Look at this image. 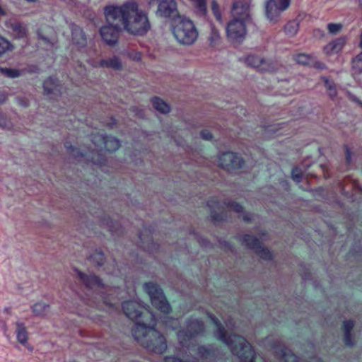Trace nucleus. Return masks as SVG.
Returning <instances> with one entry per match:
<instances>
[{"mask_svg":"<svg viewBox=\"0 0 362 362\" xmlns=\"http://www.w3.org/2000/svg\"><path fill=\"white\" fill-rule=\"evenodd\" d=\"M105 16L109 21L120 22L124 29L132 35H144L151 28L147 13L134 1H129L120 6H106Z\"/></svg>","mask_w":362,"mask_h":362,"instance_id":"obj_1","label":"nucleus"},{"mask_svg":"<svg viewBox=\"0 0 362 362\" xmlns=\"http://www.w3.org/2000/svg\"><path fill=\"white\" fill-rule=\"evenodd\" d=\"M146 315L151 319L149 323L138 322L132 328V335L135 340L149 351L160 354L167 349L166 339L163 334L153 328L156 316L149 311Z\"/></svg>","mask_w":362,"mask_h":362,"instance_id":"obj_2","label":"nucleus"},{"mask_svg":"<svg viewBox=\"0 0 362 362\" xmlns=\"http://www.w3.org/2000/svg\"><path fill=\"white\" fill-rule=\"evenodd\" d=\"M209 317L217 327L216 337L230 349L233 354L239 358L240 362H254L255 351L251 345L241 336L228 335L227 331L215 316L210 315Z\"/></svg>","mask_w":362,"mask_h":362,"instance_id":"obj_3","label":"nucleus"},{"mask_svg":"<svg viewBox=\"0 0 362 362\" xmlns=\"http://www.w3.org/2000/svg\"><path fill=\"white\" fill-rule=\"evenodd\" d=\"M172 31L177 41L185 45H192L198 37V32L193 22L185 17L175 21Z\"/></svg>","mask_w":362,"mask_h":362,"instance_id":"obj_4","label":"nucleus"},{"mask_svg":"<svg viewBox=\"0 0 362 362\" xmlns=\"http://www.w3.org/2000/svg\"><path fill=\"white\" fill-rule=\"evenodd\" d=\"M144 287L150 297L152 305L161 313H168L170 310V306L161 288L152 282L145 284Z\"/></svg>","mask_w":362,"mask_h":362,"instance_id":"obj_5","label":"nucleus"},{"mask_svg":"<svg viewBox=\"0 0 362 362\" xmlns=\"http://www.w3.org/2000/svg\"><path fill=\"white\" fill-rule=\"evenodd\" d=\"M250 21L233 18L226 26L227 37L233 43H240L247 34L246 24Z\"/></svg>","mask_w":362,"mask_h":362,"instance_id":"obj_6","label":"nucleus"},{"mask_svg":"<svg viewBox=\"0 0 362 362\" xmlns=\"http://www.w3.org/2000/svg\"><path fill=\"white\" fill-rule=\"evenodd\" d=\"M290 3L291 0H266L264 8L267 19L273 23L279 22L281 13L288 8Z\"/></svg>","mask_w":362,"mask_h":362,"instance_id":"obj_7","label":"nucleus"},{"mask_svg":"<svg viewBox=\"0 0 362 362\" xmlns=\"http://www.w3.org/2000/svg\"><path fill=\"white\" fill-rule=\"evenodd\" d=\"M204 331V324L197 320H193L188 322L185 330L177 332V338L182 346H188V342L196 335Z\"/></svg>","mask_w":362,"mask_h":362,"instance_id":"obj_8","label":"nucleus"},{"mask_svg":"<svg viewBox=\"0 0 362 362\" xmlns=\"http://www.w3.org/2000/svg\"><path fill=\"white\" fill-rule=\"evenodd\" d=\"M208 206L211 209V216L214 221H220L224 219L225 216L222 214L217 213L216 209L218 211H221L224 206L228 209L229 210L233 211L238 214H241L243 212V208L240 204L233 202H224L223 204L217 202L216 200H210L207 204Z\"/></svg>","mask_w":362,"mask_h":362,"instance_id":"obj_9","label":"nucleus"},{"mask_svg":"<svg viewBox=\"0 0 362 362\" xmlns=\"http://www.w3.org/2000/svg\"><path fill=\"white\" fill-rule=\"evenodd\" d=\"M106 21L107 24L100 30V35L107 45H113L117 42L122 25L116 20L109 21L106 18Z\"/></svg>","mask_w":362,"mask_h":362,"instance_id":"obj_10","label":"nucleus"},{"mask_svg":"<svg viewBox=\"0 0 362 362\" xmlns=\"http://www.w3.org/2000/svg\"><path fill=\"white\" fill-rule=\"evenodd\" d=\"M220 166L227 171H232L242 168L244 164L243 159L237 153L226 152L218 158Z\"/></svg>","mask_w":362,"mask_h":362,"instance_id":"obj_11","label":"nucleus"},{"mask_svg":"<svg viewBox=\"0 0 362 362\" xmlns=\"http://www.w3.org/2000/svg\"><path fill=\"white\" fill-rule=\"evenodd\" d=\"M156 15L172 20H175L176 18H181L179 15L177 4L175 0H160Z\"/></svg>","mask_w":362,"mask_h":362,"instance_id":"obj_12","label":"nucleus"},{"mask_svg":"<svg viewBox=\"0 0 362 362\" xmlns=\"http://www.w3.org/2000/svg\"><path fill=\"white\" fill-rule=\"evenodd\" d=\"M92 141L95 149L93 151H102L103 146L108 151H115L120 146L119 141L112 136H104L103 134H95L92 137Z\"/></svg>","mask_w":362,"mask_h":362,"instance_id":"obj_13","label":"nucleus"},{"mask_svg":"<svg viewBox=\"0 0 362 362\" xmlns=\"http://www.w3.org/2000/svg\"><path fill=\"white\" fill-rule=\"evenodd\" d=\"M144 305L137 300H128L122 303V310L127 317L132 320H135L136 323L140 322L141 323H147L141 319Z\"/></svg>","mask_w":362,"mask_h":362,"instance_id":"obj_14","label":"nucleus"},{"mask_svg":"<svg viewBox=\"0 0 362 362\" xmlns=\"http://www.w3.org/2000/svg\"><path fill=\"white\" fill-rule=\"evenodd\" d=\"M231 16L233 18L252 21L250 4L245 0H235L232 5Z\"/></svg>","mask_w":362,"mask_h":362,"instance_id":"obj_15","label":"nucleus"},{"mask_svg":"<svg viewBox=\"0 0 362 362\" xmlns=\"http://www.w3.org/2000/svg\"><path fill=\"white\" fill-rule=\"evenodd\" d=\"M243 243L254 250L262 259L265 260L272 259V252L267 248L262 247L261 242L255 237L245 235L243 238Z\"/></svg>","mask_w":362,"mask_h":362,"instance_id":"obj_16","label":"nucleus"},{"mask_svg":"<svg viewBox=\"0 0 362 362\" xmlns=\"http://www.w3.org/2000/svg\"><path fill=\"white\" fill-rule=\"evenodd\" d=\"M245 63L260 71H274L275 66L260 56L250 54L245 59Z\"/></svg>","mask_w":362,"mask_h":362,"instance_id":"obj_17","label":"nucleus"},{"mask_svg":"<svg viewBox=\"0 0 362 362\" xmlns=\"http://www.w3.org/2000/svg\"><path fill=\"white\" fill-rule=\"evenodd\" d=\"M5 26L10 34L16 39L25 38L28 36V28L22 22L15 19H9L6 21Z\"/></svg>","mask_w":362,"mask_h":362,"instance_id":"obj_18","label":"nucleus"},{"mask_svg":"<svg viewBox=\"0 0 362 362\" xmlns=\"http://www.w3.org/2000/svg\"><path fill=\"white\" fill-rule=\"evenodd\" d=\"M73 45L81 52H86L87 38L83 30L74 23L70 24Z\"/></svg>","mask_w":362,"mask_h":362,"instance_id":"obj_19","label":"nucleus"},{"mask_svg":"<svg viewBox=\"0 0 362 362\" xmlns=\"http://www.w3.org/2000/svg\"><path fill=\"white\" fill-rule=\"evenodd\" d=\"M77 276L87 288L98 291L103 287V284L98 276L95 275H87L80 271L76 270Z\"/></svg>","mask_w":362,"mask_h":362,"instance_id":"obj_20","label":"nucleus"},{"mask_svg":"<svg viewBox=\"0 0 362 362\" xmlns=\"http://www.w3.org/2000/svg\"><path fill=\"white\" fill-rule=\"evenodd\" d=\"M45 93L47 95L58 96L61 94V86L58 81L52 77L47 78L43 83Z\"/></svg>","mask_w":362,"mask_h":362,"instance_id":"obj_21","label":"nucleus"},{"mask_svg":"<svg viewBox=\"0 0 362 362\" xmlns=\"http://www.w3.org/2000/svg\"><path fill=\"white\" fill-rule=\"evenodd\" d=\"M345 42L344 37L337 38L325 46L324 51L327 54L338 53L342 49Z\"/></svg>","mask_w":362,"mask_h":362,"instance_id":"obj_22","label":"nucleus"},{"mask_svg":"<svg viewBox=\"0 0 362 362\" xmlns=\"http://www.w3.org/2000/svg\"><path fill=\"white\" fill-rule=\"evenodd\" d=\"M15 325L17 341L20 344L25 345L28 342V332L25 324L22 322L18 321Z\"/></svg>","mask_w":362,"mask_h":362,"instance_id":"obj_23","label":"nucleus"},{"mask_svg":"<svg viewBox=\"0 0 362 362\" xmlns=\"http://www.w3.org/2000/svg\"><path fill=\"white\" fill-rule=\"evenodd\" d=\"M100 66L102 67H107L115 70H119L122 69V62L117 57L114 56L109 59L100 60Z\"/></svg>","mask_w":362,"mask_h":362,"instance_id":"obj_24","label":"nucleus"},{"mask_svg":"<svg viewBox=\"0 0 362 362\" xmlns=\"http://www.w3.org/2000/svg\"><path fill=\"white\" fill-rule=\"evenodd\" d=\"M194 7V12L199 16H204L206 14L207 0H189Z\"/></svg>","mask_w":362,"mask_h":362,"instance_id":"obj_25","label":"nucleus"},{"mask_svg":"<svg viewBox=\"0 0 362 362\" xmlns=\"http://www.w3.org/2000/svg\"><path fill=\"white\" fill-rule=\"evenodd\" d=\"M354 325V323L352 320H346L344 322V342L347 346H352L354 344L351 335V331L352 330Z\"/></svg>","mask_w":362,"mask_h":362,"instance_id":"obj_26","label":"nucleus"},{"mask_svg":"<svg viewBox=\"0 0 362 362\" xmlns=\"http://www.w3.org/2000/svg\"><path fill=\"white\" fill-rule=\"evenodd\" d=\"M211 31L209 35V44L211 47H216L220 45L221 42V37L219 31L213 25H210Z\"/></svg>","mask_w":362,"mask_h":362,"instance_id":"obj_27","label":"nucleus"},{"mask_svg":"<svg viewBox=\"0 0 362 362\" xmlns=\"http://www.w3.org/2000/svg\"><path fill=\"white\" fill-rule=\"evenodd\" d=\"M153 107L159 112L166 114L170 112L169 105L159 98L152 99Z\"/></svg>","mask_w":362,"mask_h":362,"instance_id":"obj_28","label":"nucleus"},{"mask_svg":"<svg viewBox=\"0 0 362 362\" xmlns=\"http://www.w3.org/2000/svg\"><path fill=\"white\" fill-rule=\"evenodd\" d=\"M299 25L296 21H290L284 26V30L288 37H293L298 31Z\"/></svg>","mask_w":362,"mask_h":362,"instance_id":"obj_29","label":"nucleus"},{"mask_svg":"<svg viewBox=\"0 0 362 362\" xmlns=\"http://www.w3.org/2000/svg\"><path fill=\"white\" fill-rule=\"evenodd\" d=\"M102 224L107 227L112 234L119 235L120 233L121 226L119 223L113 222L108 218L103 220Z\"/></svg>","mask_w":362,"mask_h":362,"instance_id":"obj_30","label":"nucleus"},{"mask_svg":"<svg viewBox=\"0 0 362 362\" xmlns=\"http://www.w3.org/2000/svg\"><path fill=\"white\" fill-rule=\"evenodd\" d=\"M49 309V305L45 303H37L32 307L33 313L37 316L45 315Z\"/></svg>","mask_w":362,"mask_h":362,"instance_id":"obj_31","label":"nucleus"},{"mask_svg":"<svg viewBox=\"0 0 362 362\" xmlns=\"http://www.w3.org/2000/svg\"><path fill=\"white\" fill-rule=\"evenodd\" d=\"M293 58L298 64L303 65H311L313 62V57L306 54H298Z\"/></svg>","mask_w":362,"mask_h":362,"instance_id":"obj_32","label":"nucleus"},{"mask_svg":"<svg viewBox=\"0 0 362 362\" xmlns=\"http://www.w3.org/2000/svg\"><path fill=\"white\" fill-rule=\"evenodd\" d=\"M0 74L6 77L14 78L21 75V71L17 69L0 67Z\"/></svg>","mask_w":362,"mask_h":362,"instance_id":"obj_33","label":"nucleus"},{"mask_svg":"<svg viewBox=\"0 0 362 362\" xmlns=\"http://www.w3.org/2000/svg\"><path fill=\"white\" fill-rule=\"evenodd\" d=\"M13 48V45L9 40L0 35V56L7 52L12 51Z\"/></svg>","mask_w":362,"mask_h":362,"instance_id":"obj_34","label":"nucleus"},{"mask_svg":"<svg viewBox=\"0 0 362 362\" xmlns=\"http://www.w3.org/2000/svg\"><path fill=\"white\" fill-rule=\"evenodd\" d=\"M352 69L354 74L362 73V52L353 59Z\"/></svg>","mask_w":362,"mask_h":362,"instance_id":"obj_35","label":"nucleus"},{"mask_svg":"<svg viewBox=\"0 0 362 362\" xmlns=\"http://www.w3.org/2000/svg\"><path fill=\"white\" fill-rule=\"evenodd\" d=\"M0 127L8 130H10L13 127V124L11 119L1 112H0Z\"/></svg>","mask_w":362,"mask_h":362,"instance_id":"obj_36","label":"nucleus"},{"mask_svg":"<svg viewBox=\"0 0 362 362\" xmlns=\"http://www.w3.org/2000/svg\"><path fill=\"white\" fill-rule=\"evenodd\" d=\"M325 87L327 90V93L331 98H334L337 96V92L336 86L334 82L329 81L327 79L325 81Z\"/></svg>","mask_w":362,"mask_h":362,"instance_id":"obj_37","label":"nucleus"},{"mask_svg":"<svg viewBox=\"0 0 362 362\" xmlns=\"http://www.w3.org/2000/svg\"><path fill=\"white\" fill-rule=\"evenodd\" d=\"M211 10L218 21L222 23V16L219 10V6L216 0L211 1Z\"/></svg>","mask_w":362,"mask_h":362,"instance_id":"obj_38","label":"nucleus"},{"mask_svg":"<svg viewBox=\"0 0 362 362\" xmlns=\"http://www.w3.org/2000/svg\"><path fill=\"white\" fill-rule=\"evenodd\" d=\"M163 322L166 327L172 328L173 329H175L179 325V321L177 319H173L168 317H165L164 320H163Z\"/></svg>","mask_w":362,"mask_h":362,"instance_id":"obj_39","label":"nucleus"},{"mask_svg":"<svg viewBox=\"0 0 362 362\" xmlns=\"http://www.w3.org/2000/svg\"><path fill=\"white\" fill-rule=\"evenodd\" d=\"M90 258L93 261H95L97 264L99 266L103 265L105 261L104 255L100 252H95L90 256Z\"/></svg>","mask_w":362,"mask_h":362,"instance_id":"obj_40","label":"nucleus"},{"mask_svg":"<svg viewBox=\"0 0 362 362\" xmlns=\"http://www.w3.org/2000/svg\"><path fill=\"white\" fill-rule=\"evenodd\" d=\"M127 55L129 59L134 61L139 62L141 59V54L139 52L134 49L128 50L127 52Z\"/></svg>","mask_w":362,"mask_h":362,"instance_id":"obj_41","label":"nucleus"},{"mask_svg":"<svg viewBox=\"0 0 362 362\" xmlns=\"http://www.w3.org/2000/svg\"><path fill=\"white\" fill-rule=\"evenodd\" d=\"M342 25L337 23H329L327 25L328 30L332 34H337L341 30Z\"/></svg>","mask_w":362,"mask_h":362,"instance_id":"obj_42","label":"nucleus"},{"mask_svg":"<svg viewBox=\"0 0 362 362\" xmlns=\"http://www.w3.org/2000/svg\"><path fill=\"white\" fill-rule=\"evenodd\" d=\"M292 178L294 181L296 182H300L302 179V173L298 169L295 168L292 170Z\"/></svg>","mask_w":362,"mask_h":362,"instance_id":"obj_43","label":"nucleus"},{"mask_svg":"<svg viewBox=\"0 0 362 362\" xmlns=\"http://www.w3.org/2000/svg\"><path fill=\"white\" fill-rule=\"evenodd\" d=\"M198 353L201 356L206 358L210 355L211 349L206 346H200L198 348Z\"/></svg>","mask_w":362,"mask_h":362,"instance_id":"obj_44","label":"nucleus"},{"mask_svg":"<svg viewBox=\"0 0 362 362\" xmlns=\"http://www.w3.org/2000/svg\"><path fill=\"white\" fill-rule=\"evenodd\" d=\"M66 147L68 149V151H70V153L72 154V156L76 158L83 157L86 156L85 154L79 152L77 149L73 148L71 146H69L66 145Z\"/></svg>","mask_w":362,"mask_h":362,"instance_id":"obj_45","label":"nucleus"},{"mask_svg":"<svg viewBox=\"0 0 362 362\" xmlns=\"http://www.w3.org/2000/svg\"><path fill=\"white\" fill-rule=\"evenodd\" d=\"M201 136L205 140H211L212 139V134L209 130H203L201 132Z\"/></svg>","mask_w":362,"mask_h":362,"instance_id":"obj_46","label":"nucleus"},{"mask_svg":"<svg viewBox=\"0 0 362 362\" xmlns=\"http://www.w3.org/2000/svg\"><path fill=\"white\" fill-rule=\"evenodd\" d=\"M310 66H313L314 67L319 69H323L325 68V65L324 63L318 61H315L313 58V64Z\"/></svg>","mask_w":362,"mask_h":362,"instance_id":"obj_47","label":"nucleus"},{"mask_svg":"<svg viewBox=\"0 0 362 362\" xmlns=\"http://www.w3.org/2000/svg\"><path fill=\"white\" fill-rule=\"evenodd\" d=\"M101 297L104 300V303L107 305H115L117 303V302L112 301L110 299L108 298L107 296H104L103 294L101 296Z\"/></svg>","mask_w":362,"mask_h":362,"instance_id":"obj_48","label":"nucleus"},{"mask_svg":"<svg viewBox=\"0 0 362 362\" xmlns=\"http://www.w3.org/2000/svg\"><path fill=\"white\" fill-rule=\"evenodd\" d=\"M164 362H183L182 360H180L178 358H176L173 356H168L165 357L164 358Z\"/></svg>","mask_w":362,"mask_h":362,"instance_id":"obj_49","label":"nucleus"},{"mask_svg":"<svg viewBox=\"0 0 362 362\" xmlns=\"http://www.w3.org/2000/svg\"><path fill=\"white\" fill-rule=\"evenodd\" d=\"M7 95L5 92H0V104L4 103L7 100Z\"/></svg>","mask_w":362,"mask_h":362,"instance_id":"obj_50","label":"nucleus"},{"mask_svg":"<svg viewBox=\"0 0 362 362\" xmlns=\"http://www.w3.org/2000/svg\"><path fill=\"white\" fill-rule=\"evenodd\" d=\"M226 326L228 329H232L234 327V323L232 320H229L228 321L226 322Z\"/></svg>","mask_w":362,"mask_h":362,"instance_id":"obj_51","label":"nucleus"},{"mask_svg":"<svg viewBox=\"0 0 362 362\" xmlns=\"http://www.w3.org/2000/svg\"><path fill=\"white\" fill-rule=\"evenodd\" d=\"M346 158L348 163H349L351 161V152L349 149H346Z\"/></svg>","mask_w":362,"mask_h":362,"instance_id":"obj_52","label":"nucleus"},{"mask_svg":"<svg viewBox=\"0 0 362 362\" xmlns=\"http://www.w3.org/2000/svg\"><path fill=\"white\" fill-rule=\"evenodd\" d=\"M243 218L245 221H249L252 219L250 214H243Z\"/></svg>","mask_w":362,"mask_h":362,"instance_id":"obj_53","label":"nucleus"},{"mask_svg":"<svg viewBox=\"0 0 362 362\" xmlns=\"http://www.w3.org/2000/svg\"><path fill=\"white\" fill-rule=\"evenodd\" d=\"M6 15L5 10L0 6V16H3Z\"/></svg>","mask_w":362,"mask_h":362,"instance_id":"obj_54","label":"nucleus"},{"mask_svg":"<svg viewBox=\"0 0 362 362\" xmlns=\"http://www.w3.org/2000/svg\"><path fill=\"white\" fill-rule=\"evenodd\" d=\"M39 37L42 40H44L45 42H49V40L46 37H44V36H42V35H39Z\"/></svg>","mask_w":362,"mask_h":362,"instance_id":"obj_55","label":"nucleus"},{"mask_svg":"<svg viewBox=\"0 0 362 362\" xmlns=\"http://www.w3.org/2000/svg\"><path fill=\"white\" fill-rule=\"evenodd\" d=\"M18 102H19V103H20L21 105H23V106L26 107V106L28 105L27 103H25V102L21 103V100H18Z\"/></svg>","mask_w":362,"mask_h":362,"instance_id":"obj_56","label":"nucleus"},{"mask_svg":"<svg viewBox=\"0 0 362 362\" xmlns=\"http://www.w3.org/2000/svg\"><path fill=\"white\" fill-rule=\"evenodd\" d=\"M359 46L360 47L362 48V33H361V36H360V43H359Z\"/></svg>","mask_w":362,"mask_h":362,"instance_id":"obj_57","label":"nucleus"},{"mask_svg":"<svg viewBox=\"0 0 362 362\" xmlns=\"http://www.w3.org/2000/svg\"><path fill=\"white\" fill-rule=\"evenodd\" d=\"M359 5H360V7L362 9V0H359Z\"/></svg>","mask_w":362,"mask_h":362,"instance_id":"obj_58","label":"nucleus"}]
</instances>
